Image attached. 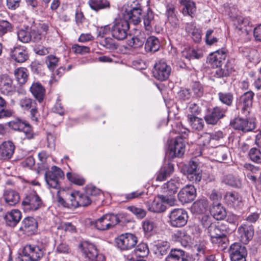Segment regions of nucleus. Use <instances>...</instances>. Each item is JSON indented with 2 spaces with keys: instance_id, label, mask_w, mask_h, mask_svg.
<instances>
[{
  "instance_id": "dca6fc26",
  "label": "nucleus",
  "mask_w": 261,
  "mask_h": 261,
  "mask_svg": "<svg viewBox=\"0 0 261 261\" xmlns=\"http://www.w3.org/2000/svg\"><path fill=\"white\" fill-rule=\"evenodd\" d=\"M11 58L18 63H23L29 59L28 51L26 47L17 45L10 49Z\"/></svg>"
},
{
  "instance_id": "c9c22d12",
  "label": "nucleus",
  "mask_w": 261,
  "mask_h": 261,
  "mask_svg": "<svg viewBox=\"0 0 261 261\" xmlns=\"http://www.w3.org/2000/svg\"><path fill=\"white\" fill-rule=\"evenodd\" d=\"M241 253H247L246 248L244 246L238 243H234L230 246L229 248L230 256H233L234 258H237L236 255H240Z\"/></svg>"
},
{
  "instance_id": "774afa93",
  "label": "nucleus",
  "mask_w": 261,
  "mask_h": 261,
  "mask_svg": "<svg viewBox=\"0 0 261 261\" xmlns=\"http://www.w3.org/2000/svg\"><path fill=\"white\" fill-rule=\"evenodd\" d=\"M212 139L211 134L205 133H203L200 137L199 138L198 142L200 145L206 146L209 144Z\"/></svg>"
},
{
  "instance_id": "f704fd0d",
  "label": "nucleus",
  "mask_w": 261,
  "mask_h": 261,
  "mask_svg": "<svg viewBox=\"0 0 261 261\" xmlns=\"http://www.w3.org/2000/svg\"><path fill=\"white\" fill-rule=\"evenodd\" d=\"M208 206V200L206 198H201L194 203L193 208L197 213L203 214L207 211Z\"/></svg>"
},
{
  "instance_id": "e433bc0d",
  "label": "nucleus",
  "mask_w": 261,
  "mask_h": 261,
  "mask_svg": "<svg viewBox=\"0 0 261 261\" xmlns=\"http://www.w3.org/2000/svg\"><path fill=\"white\" fill-rule=\"evenodd\" d=\"M90 8L95 11L109 7L110 4L107 0H89L88 2Z\"/></svg>"
},
{
  "instance_id": "680f3d73",
  "label": "nucleus",
  "mask_w": 261,
  "mask_h": 261,
  "mask_svg": "<svg viewBox=\"0 0 261 261\" xmlns=\"http://www.w3.org/2000/svg\"><path fill=\"white\" fill-rule=\"evenodd\" d=\"M228 149L226 147L219 148L216 151V156L219 162H222L227 159L228 153Z\"/></svg>"
},
{
  "instance_id": "a211bd4d",
  "label": "nucleus",
  "mask_w": 261,
  "mask_h": 261,
  "mask_svg": "<svg viewBox=\"0 0 261 261\" xmlns=\"http://www.w3.org/2000/svg\"><path fill=\"white\" fill-rule=\"evenodd\" d=\"M254 94L251 91H249L240 97L238 107L241 108L245 114L249 113V110L252 106V100Z\"/></svg>"
},
{
  "instance_id": "20e7f679",
  "label": "nucleus",
  "mask_w": 261,
  "mask_h": 261,
  "mask_svg": "<svg viewBox=\"0 0 261 261\" xmlns=\"http://www.w3.org/2000/svg\"><path fill=\"white\" fill-rule=\"evenodd\" d=\"M64 176L63 171L60 168L54 166L50 170L46 172L45 179L49 188L58 189L59 187V180Z\"/></svg>"
},
{
  "instance_id": "c03bdc74",
  "label": "nucleus",
  "mask_w": 261,
  "mask_h": 261,
  "mask_svg": "<svg viewBox=\"0 0 261 261\" xmlns=\"http://www.w3.org/2000/svg\"><path fill=\"white\" fill-rule=\"evenodd\" d=\"M200 109L198 105L195 103H190L187 108L186 113L188 119L197 117V115L200 113Z\"/></svg>"
},
{
  "instance_id": "9b49d317",
  "label": "nucleus",
  "mask_w": 261,
  "mask_h": 261,
  "mask_svg": "<svg viewBox=\"0 0 261 261\" xmlns=\"http://www.w3.org/2000/svg\"><path fill=\"white\" fill-rule=\"evenodd\" d=\"M196 195V190L192 185L183 187L178 193L179 200L182 203H189L193 201Z\"/></svg>"
},
{
  "instance_id": "f03ea898",
  "label": "nucleus",
  "mask_w": 261,
  "mask_h": 261,
  "mask_svg": "<svg viewBox=\"0 0 261 261\" xmlns=\"http://www.w3.org/2000/svg\"><path fill=\"white\" fill-rule=\"evenodd\" d=\"M129 29L128 21L122 19L115 20L111 27V34L116 39L122 40L126 38Z\"/></svg>"
},
{
  "instance_id": "2f4dec72",
  "label": "nucleus",
  "mask_w": 261,
  "mask_h": 261,
  "mask_svg": "<svg viewBox=\"0 0 261 261\" xmlns=\"http://www.w3.org/2000/svg\"><path fill=\"white\" fill-rule=\"evenodd\" d=\"M30 91L39 102L43 100L45 90L41 84L39 83H33L30 87Z\"/></svg>"
},
{
  "instance_id": "412c9836",
  "label": "nucleus",
  "mask_w": 261,
  "mask_h": 261,
  "mask_svg": "<svg viewBox=\"0 0 261 261\" xmlns=\"http://www.w3.org/2000/svg\"><path fill=\"white\" fill-rule=\"evenodd\" d=\"M236 29L242 33L248 35L251 32L253 25L249 18L242 16H238L234 21Z\"/></svg>"
},
{
  "instance_id": "4c0bfd02",
  "label": "nucleus",
  "mask_w": 261,
  "mask_h": 261,
  "mask_svg": "<svg viewBox=\"0 0 261 261\" xmlns=\"http://www.w3.org/2000/svg\"><path fill=\"white\" fill-rule=\"evenodd\" d=\"M219 100L227 106H231L233 100V94L231 92H220L218 93Z\"/></svg>"
},
{
  "instance_id": "58836bf2",
  "label": "nucleus",
  "mask_w": 261,
  "mask_h": 261,
  "mask_svg": "<svg viewBox=\"0 0 261 261\" xmlns=\"http://www.w3.org/2000/svg\"><path fill=\"white\" fill-rule=\"evenodd\" d=\"M15 76L20 84H24L28 79L27 70L25 68H18L14 71Z\"/></svg>"
},
{
  "instance_id": "6e6d98bb",
  "label": "nucleus",
  "mask_w": 261,
  "mask_h": 261,
  "mask_svg": "<svg viewBox=\"0 0 261 261\" xmlns=\"http://www.w3.org/2000/svg\"><path fill=\"white\" fill-rule=\"evenodd\" d=\"M249 156L253 162L257 163H261V152L257 148H251L249 151Z\"/></svg>"
},
{
  "instance_id": "f8f14e48",
  "label": "nucleus",
  "mask_w": 261,
  "mask_h": 261,
  "mask_svg": "<svg viewBox=\"0 0 261 261\" xmlns=\"http://www.w3.org/2000/svg\"><path fill=\"white\" fill-rule=\"evenodd\" d=\"M185 142L182 137L176 138L173 144L169 145V155L171 158L181 157L185 151Z\"/></svg>"
},
{
  "instance_id": "473e14b6",
  "label": "nucleus",
  "mask_w": 261,
  "mask_h": 261,
  "mask_svg": "<svg viewBox=\"0 0 261 261\" xmlns=\"http://www.w3.org/2000/svg\"><path fill=\"white\" fill-rule=\"evenodd\" d=\"M160 41L154 36L149 37L145 43L144 48L146 52H155L160 48Z\"/></svg>"
},
{
  "instance_id": "7c9ffc66",
  "label": "nucleus",
  "mask_w": 261,
  "mask_h": 261,
  "mask_svg": "<svg viewBox=\"0 0 261 261\" xmlns=\"http://www.w3.org/2000/svg\"><path fill=\"white\" fill-rule=\"evenodd\" d=\"M210 212L213 217L218 220H223L226 216L225 209L220 203H213Z\"/></svg>"
},
{
  "instance_id": "13d9d810",
  "label": "nucleus",
  "mask_w": 261,
  "mask_h": 261,
  "mask_svg": "<svg viewBox=\"0 0 261 261\" xmlns=\"http://www.w3.org/2000/svg\"><path fill=\"white\" fill-rule=\"evenodd\" d=\"M164 194V195H158V198L160 200H162L164 203H166L170 206L174 205L176 200L173 195H169L168 193Z\"/></svg>"
},
{
  "instance_id": "49530a36",
  "label": "nucleus",
  "mask_w": 261,
  "mask_h": 261,
  "mask_svg": "<svg viewBox=\"0 0 261 261\" xmlns=\"http://www.w3.org/2000/svg\"><path fill=\"white\" fill-rule=\"evenodd\" d=\"M155 246L158 251L161 255L166 254L170 247L169 243L164 241H158L155 242Z\"/></svg>"
},
{
  "instance_id": "bb28decb",
  "label": "nucleus",
  "mask_w": 261,
  "mask_h": 261,
  "mask_svg": "<svg viewBox=\"0 0 261 261\" xmlns=\"http://www.w3.org/2000/svg\"><path fill=\"white\" fill-rule=\"evenodd\" d=\"M180 185V179L179 177H174L162 186L164 193H168L169 195H174Z\"/></svg>"
},
{
  "instance_id": "4468645a",
  "label": "nucleus",
  "mask_w": 261,
  "mask_h": 261,
  "mask_svg": "<svg viewBox=\"0 0 261 261\" xmlns=\"http://www.w3.org/2000/svg\"><path fill=\"white\" fill-rule=\"evenodd\" d=\"M19 105L24 111L30 110L31 118L33 120L38 121V111L37 103L35 101L28 97H24L19 101Z\"/></svg>"
},
{
  "instance_id": "603ef678",
  "label": "nucleus",
  "mask_w": 261,
  "mask_h": 261,
  "mask_svg": "<svg viewBox=\"0 0 261 261\" xmlns=\"http://www.w3.org/2000/svg\"><path fill=\"white\" fill-rule=\"evenodd\" d=\"M77 193H71L67 195V205H66L67 207H78V199L77 198Z\"/></svg>"
},
{
  "instance_id": "7ed1b4c3",
  "label": "nucleus",
  "mask_w": 261,
  "mask_h": 261,
  "mask_svg": "<svg viewBox=\"0 0 261 261\" xmlns=\"http://www.w3.org/2000/svg\"><path fill=\"white\" fill-rule=\"evenodd\" d=\"M188 216L187 212L182 208H174L169 215V223L174 227L185 226L188 221Z\"/></svg>"
},
{
  "instance_id": "ddd939ff",
  "label": "nucleus",
  "mask_w": 261,
  "mask_h": 261,
  "mask_svg": "<svg viewBox=\"0 0 261 261\" xmlns=\"http://www.w3.org/2000/svg\"><path fill=\"white\" fill-rule=\"evenodd\" d=\"M123 15L125 20H129L135 24L139 23L141 21V15L142 10L139 7L128 8L124 6L122 8Z\"/></svg>"
},
{
  "instance_id": "6e6552de",
  "label": "nucleus",
  "mask_w": 261,
  "mask_h": 261,
  "mask_svg": "<svg viewBox=\"0 0 261 261\" xmlns=\"http://www.w3.org/2000/svg\"><path fill=\"white\" fill-rule=\"evenodd\" d=\"M116 244L121 250H128L134 247L136 245L138 239L133 234H122L116 239Z\"/></svg>"
},
{
  "instance_id": "37998d69",
  "label": "nucleus",
  "mask_w": 261,
  "mask_h": 261,
  "mask_svg": "<svg viewBox=\"0 0 261 261\" xmlns=\"http://www.w3.org/2000/svg\"><path fill=\"white\" fill-rule=\"evenodd\" d=\"M6 106V100L0 96V119L11 117L13 114L12 110L5 109Z\"/></svg>"
},
{
  "instance_id": "c85d7f7f",
  "label": "nucleus",
  "mask_w": 261,
  "mask_h": 261,
  "mask_svg": "<svg viewBox=\"0 0 261 261\" xmlns=\"http://www.w3.org/2000/svg\"><path fill=\"white\" fill-rule=\"evenodd\" d=\"M21 217V213L19 210H12L6 214L5 220L8 225L14 227L20 221Z\"/></svg>"
},
{
  "instance_id": "a878e982",
  "label": "nucleus",
  "mask_w": 261,
  "mask_h": 261,
  "mask_svg": "<svg viewBox=\"0 0 261 261\" xmlns=\"http://www.w3.org/2000/svg\"><path fill=\"white\" fill-rule=\"evenodd\" d=\"M83 256L86 261H90L98 253L95 246L88 242L82 243L80 245Z\"/></svg>"
},
{
  "instance_id": "8fccbe9b",
  "label": "nucleus",
  "mask_w": 261,
  "mask_h": 261,
  "mask_svg": "<svg viewBox=\"0 0 261 261\" xmlns=\"http://www.w3.org/2000/svg\"><path fill=\"white\" fill-rule=\"evenodd\" d=\"M76 197L78 199V206H87L93 200V199L90 197L87 193L81 194L78 192Z\"/></svg>"
},
{
  "instance_id": "4be33fe9",
  "label": "nucleus",
  "mask_w": 261,
  "mask_h": 261,
  "mask_svg": "<svg viewBox=\"0 0 261 261\" xmlns=\"http://www.w3.org/2000/svg\"><path fill=\"white\" fill-rule=\"evenodd\" d=\"M15 149V146L12 141L4 142L0 145V159L6 160L11 159Z\"/></svg>"
},
{
  "instance_id": "aec40b11",
  "label": "nucleus",
  "mask_w": 261,
  "mask_h": 261,
  "mask_svg": "<svg viewBox=\"0 0 261 261\" xmlns=\"http://www.w3.org/2000/svg\"><path fill=\"white\" fill-rule=\"evenodd\" d=\"M207 232L213 242H217L218 239L226 237L225 231L222 225L211 223L207 227Z\"/></svg>"
},
{
  "instance_id": "5fc2aeb1",
  "label": "nucleus",
  "mask_w": 261,
  "mask_h": 261,
  "mask_svg": "<svg viewBox=\"0 0 261 261\" xmlns=\"http://www.w3.org/2000/svg\"><path fill=\"white\" fill-rule=\"evenodd\" d=\"M59 58L54 55L46 57V64L50 70H54L58 65Z\"/></svg>"
},
{
  "instance_id": "09e8293b",
  "label": "nucleus",
  "mask_w": 261,
  "mask_h": 261,
  "mask_svg": "<svg viewBox=\"0 0 261 261\" xmlns=\"http://www.w3.org/2000/svg\"><path fill=\"white\" fill-rule=\"evenodd\" d=\"M66 176L69 181L75 185L82 186L85 182V179L83 178L81 175L76 173L68 172Z\"/></svg>"
},
{
  "instance_id": "864d4df0",
  "label": "nucleus",
  "mask_w": 261,
  "mask_h": 261,
  "mask_svg": "<svg viewBox=\"0 0 261 261\" xmlns=\"http://www.w3.org/2000/svg\"><path fill=\"white\" fill-rule=\"evenodd\" d=\"M18 40L22 43H27L31 41V31L29 32L25 30H20L17 32Z\"/></svg>"
},
{
  "instance_id": "f3484780",
  "label": "nucleus",
  "mask_w": 261,
  "mask_h": 261,
  "mask_svg": "<svg viewBox=\"0 0 261 261\" xmlns=\"http://www.w3.org/2000/svg\"><path fill=\"white\" fill-rule=\"evenodd\" d=\"M227 55L225 49L218 50L211 53L207 58V62L213 67H218L222 65Z\"/></svg>"
},
{
  "instance_id": "bf43d9fd",
  "label": "nucleus",
  "mask_w": 261,
  "mask_h": 261,
  "mask_svg": "<svg viewBox=\"0 0 261 261\" xmlns=\"http://www.w3.org/2000/svg\"><path fill=\"white\" fill-rule=\"evenodd\" d=\"M100 44L110 49L113 50L117 48V44L111 37H107L101 40Z\"/></svg>"
},
{
  "instance_id": "423d86ee",
  "label": "nucleus",
  "mask_w": 261,
  "mask_h": 261,
  "mask_svg": "<svg viewBox=\"0 0 261 261\" xmlns=\"http://www.w3.org/2000/svg\"><path fill=\"white\" fill-rule=\"evenodd\" d=\"M120 222L119 218L114 214H106L97 219L95 227L100 230H106L115 226Z\"/></svg>"
},
{
  "instance_id": "f257e3e1",
  "label": "nucleus",
  "mask_w": 261,
  "mask_h": 261,
  "mask_svg": "<svg viewBox=\"0 0 261 261\" xmlns=\"http://www.w3.org/2000/svg\"><path fill=\"white\" fill-rule=\"evenodd\" d=\"M43 255V250L38 246L27 245L16 261H37Z\"/></svg>"
},
{
  "instance_id": "b1692460",
  "label": "nucleus",
  "mask_w": 261,
  "mask_h": 261,
  "mask_svg": "<svg viewBox=\"0 0 261 261\" xmlns=\"http://www.w3.org/2000/svg\"><path fill=\"white\" fill-rule=\"evenodd\" d=\"M38 223L37 221L32 217L25 218L21 223L20 230L28 235L34 233L37 230Z\"/></svg>"
},
{
  "instance_id": "0eeeda50",
  "label": "nucleus",
  "mask_w": 261,
  "mask_h": 261,
  "mask_svg": "<svg viewBox=\"0 0 261 261\" xmlns=\"http://www.w3.org/2000/svg\"><path fill=\"white\" fill-rule=\"evenodd\" d=\"M171 71V67L165 61L161 60L154 65L152 74L153 77L156 80L164 81L168 79Z\"/></svg>"
},
{
  "instance_id": "4d7b16f0",
  "label": "nucleus",
  "mask_w": 261,
  "mask_h": 261,
  "mask_svg": "<svg viewBox=\"0 0 261 261\" xmlns=\"http://www.w3.org/2000/svg\"><path fill=\"white\" fill-rule=\"evenodd\" d=\"M145 39L143 37L136 36L132 37L128 41V45L134 48H138L143 46Z\"/></svg>"
},
{
  "instance_id": "1a4fd4ad",
  "label": "nucleus",
  "mask_w": 261,
  "mask_h": 261,
  "mask_svg": "<svg viewBox=\"0 0 261 261\" xmlns=\"http://www.w3.org/2000/svg\"><path fill=\"white\" fill-rule=\"evenodd\" d=\"M187 177L192 182H199L202 177L201 170L200 169L199 164L195 160L189 162L187 169Z\"/></svg>"
},
{
  "instance_id": "de8ad7c7",
  "label": "nucleus",
  "mask_w": 261,
  "mask_h": 261,
  "mask_svg": "<svg viewBox=\"0 0 261 261\" xmlns=\"http://www.w3.org/2000/svg\"><path fill=\"white\" fill-rule=\"evenodd\" d=\"M176 236L182 246L186 247L191 242V237L184 230H179L176 233Z\"/></svg>"
},
{
  "instance_id": "2eb2a0df",
  "label": "nucleus",
  "mask_w": 261,
  "mask_h": 261,
  "mask_svg": "<svg viewBox=\"0 0 261 261\" xmlns=\"http://www.w3.org/2000/svg\"><path fill=\"white\" fill-rule=\"evenodd\" d=\"M231 126L236 129L242 130L246 133L254 129L255 127L253 122H249L247 119L238 117L230 122Z\"/></svg>"
},
{
  "instance_id": "72a5a7b5",
  "label": "nucleus",
  "mask_w": 261,
  "mask_h": 261,
  "mask_svg": "<svg viewBox=\"0 0 261 261\" xmlns=\"http://www.w3.org/2000/svg\"><path fill=\"white\" fill-rule=\"evenodd\" d=\"M173 165L171 164H168L161 168L156 174V180L162 181L165 180L173 172Z\"/></svg>"
},
{
  "instance_id": "e2e57ef3",
  "label": "nucleus",
  "mask_w": 261,
  "mask_h": 261,
  "mask_svg": "<svg viewBox=\"0 0 261 261\" xmlns=\"http://www.w3.org/2000/svg\"><path fill=\"white\" fill-rule=\"evenodd\" d=\"M127 208L138 218L142 219L144 218L146 215L145 210L140 207H137L134 206H128Z\"/></svg>"
},
{
  "instance_id": "393cba45",
  "label": "nucleus",
  "mask_w": 261,
  "mask_h": 261,
  "mask_svg": "<svg viewBox=\"0 0 261 261\" xmlns=\"http://www.w3.org/2000/svg\"><path fill=\"white\" fill-rule=\"evenodd\" d=\"M180 4L183 15L193 18L196 12L195 3L192 0H180Z\"/></svg>"
},
{
  "instance_id": "3c124183",
  "label": "nucleus",
  "mask_w": 261,
  "mask_h": 261,
  "mask_svg": "<svg viewBox=\"0 0 261 261\" xmlns=\"http://www.w3.org/2000/svg\"><path fill=\"white\" fill-rule=\"evenodd\" d=\"M31 41L35 43H39L44 38L45 34L40 32L39 29H31Z\"/></svg>"
},
{
  "instance_id": "c756f323",
  "label": "nucleus",
  "mask_w": 261,
  "mask_h": 261,
  "mask_svg": "<svg viewBox=\"0 0 261 261\" xmlns=\"http://www.w3.org/2000/svg\"><path fill=\"white\" fill-rule=\"evenodd\" d=\"M224 199L226 203L232 207H236L240 205L242 198L236 192H227L224 195Z\"/></svg>"
},
{
  "instance_id": "5701e85b",
  "label": "nucleus",
  "mask_w": 261,
  "mask_h": 261,
  "mask_svg": "<svg viewBox=\"0 0 261 261\" xmlns=\"http://www.w3.org/2000/svg\"><path fill=\"white\" fill-rule=\"evenodd\" d=\"M191 257L181 249H172L166 258V261H191Z\"/></svg>"
},
{
  "instance_id": "ea45409f",
  "label": "nucleus",
  "mask_w": 261,
  "mask_h": 261,
  "mask_svg": "<svg viewBox=\"0 0 261 261\" xmlns=\"http://www.w3.org/2000/svg\"><path fill=\"white\" fill-rule=\"evenodd\" d=\"M166 208L163 201L160 200L158 197L152 202L149 210L155 213H161L165 211Z\"/></svg>"
},
{
  "instance_id": "9d476101",
  "label": "nucleus",
  "mask_w": 261,
  "mask_h": 261,
  "mask_svg": "<svg viewBox=\"0 0 261 261\" xmlns=\"http://www.w3.org/2000/svg\"><path fill=\"white\" fill-rule=\"evenodd\" d=\"M16 91L15 86L13 84V80L7 74L0 75V92L4 95L11 96Z\"/></svg>"
},
{
  "instance_id": "cd10ccee",
  "label": "nucleus",
  "mask_w": 261,
  "mask_h": 261,
  "mask_svg": "<svg viewBox=\"0 0 261 261\" xmlns=\"http://www.w3.org/2000/svg\"><path fill=\"white\" fill-rule=\"evenodd\" d=\"M3 197L6 203L10 205H14L20 200L19 193L12 189H6L4 190Z\"/></svg>"
},
{
  "instance_id": "a18cd8bd",
  "label": "nucleus",
  "mask_w": 261,
  "mask_h": 261,
  "mask_svg": "<svg viewBox=\"0 0 261 261\" xmlns=\"http://www.w3.org/2000/svg\"><path fill=\"white\" fill-rule=\"evenodd\" d=\"M143 20L146 30L150 31L154 22V16L151 11L148 10L146 14L144 16Z\"/></svg>"
},
{
  "instance_id": "39448f33",
  "label": "nucleus",
  "mask_w": 261,
  "mask_h": 261,
  "mask_svg": "<svg viewBox=\"0 0 261 261\" xmlns=\"http://www.w3.org/2000/svg\"><path fill=\"white\" fill-rule=\"evenodd\" d=\"M40 197L36 193L27 195L22 201V208L24 212L29 213L38 210L42 205Z\"/></svg>"
},
{
  "instance_id": "052dcab7",
  "label": "nucleus",
  "mask_w": 261,
  "mask_h": 261,
  "mask_svg": "<svg viewBox=\"0 0 261 261\" xmlns=\"http://www.w3.org/2000/svg\"><path fill=\"white\" fill-rule=\"evenodd\" d=\"M148 252L147 246L145 243L139 244L135 249L136 256L139 257H143L148 253Z\"/></svg>"
},
{
  "instance_id": "69168bd1",
  "label": "nucleus",
  "mask_w": 261,
  "mask_h": 261,
  "mask_svg": "<svg viewBox=\"0 0 261 261\" xmlns=\"http://www.w3.org/2000/svg\"><path fill=\"white\" fill-rule=\"evenodd\" d=\"M9 126L13 130L20 131L24 126V122L19 119H16L10 121Z\"/></svg>"
},
{
  "instance_id": "0e129e2a",
  "label": "nucleus",
  "mask_w": 261,
  "mask_h": 261,
  "mask_svg": "<svg viewBox=\"0 0 261 261\" xmlns=\"http://www.w3.org/2000/svg\"><path fill=\"white\" fill-rule=\"evenodd\" d=\"M261 215V211L257 210L255 212L250 213L245 220L248 223H255L259 218Z\"/></svg>"
},
{
  "instance_id": "79ce46f5",
  "label": "nucleus",
  "mask_w": 261,
  "mask_h": 261,
  "mask_svg": "<svg viewBox=\"0 0 261 261\" xmlns=\"http://www.w3.org/2000/svg\"><path fill=\"white\" fill-rule=\"evenodd\" d=\"M188 120L193 129L200 131L203 129L204 123L201 118L198 117H194L188 119Z\"/></svg>"
},
{
  "instance_id": "338daca9",
  "label": "nucleus",
  "mask_w": 261,
  "mask_h": 261,
  "mask_svg": "<svg viewBox=\"0 0 261 261\" xmlns=\"http://www.w3.org/2000/svg\"><path fill=\"white\" fill-rule=\"evenodd\" d=\"M56 251L60 254H67L71 252V249L66 243L61 242L57 245Z\"/></svg>"
},
{
  "instance_id": "a19ab883",
  "label": "nucleus",
  "mask_w": 261,
  "mask_h": 261,
  "mask_svg": "<svg viewBox=\"0 0 261 261\" xmlns=\"http://www.w3.org/2000/svg\"><path fill=\"white\" fill-rule=\"evenodd\" d=\"M223 182L232 187L239 188L241 186L240 180L231 174L225 176L223 179Z\"/></svg>"
},
{
  "instance_id": "6ab92c4d",
  "label": "nucleus",
  "mask_w": 261,
  "mask_h": 261,
  "mask_svg": "<svg viewBox=\"0 0 261 261\" xmlns=\"http://www.w3.org/2000/svg\"><path fill=\"white\" fill-rule=\"evenodd\" d=\"M240 240L244 244H247L254 234L253 226L251 224H242L238 229Z\"/></svg>"
}]
</instances>
